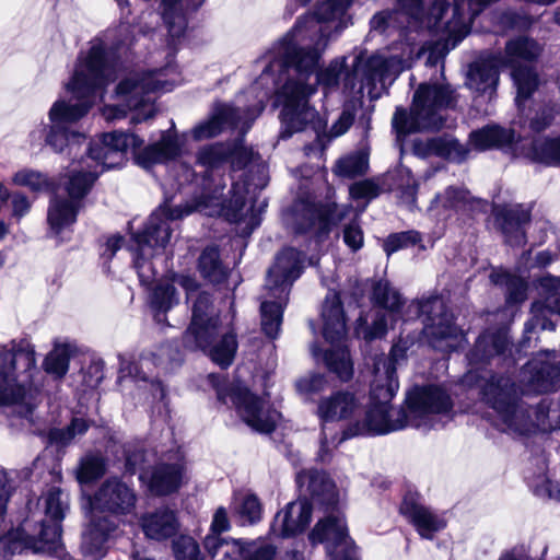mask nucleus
I'll return each mask as SVG.
<instances>
[{"label":"nucleus","mask_w":560,"mask_h":560,"mask_svg":"<svg viewBox=\"0 0 560 560\" xmlns=\"http://www.w3.org/2000/svg\"><path fill=\"white\" fill-rule=\"evenodd\" d=\"M351 1L327 0L319 3L315 13L300 19L276 47V56L265 69L264 75L277 68H293L295 71V78H290L278 93V102L282 105L281 138H289L308 126L320 128L318 113L310 106L308 98L316 92L317 84L325 90L338 86L346 70V58L331 61L316 74L314 84L307 83V80L315 72L320 52L327 46L328 24L338 21L335 30H341V18Z\"/></svg>","instance_id":"f257e3e1"},{"label":"nucleus","mask_w":560,"mask_h":560,"mask_svg":"<svg viewBox=\"0 0 560 560\" xmlns=\"http://www.w3.org/2000/svg\"><path fill=\"white\" fill-rule=\"evenodd\" d=\"M377 371V378L371 384L365 417L352 425L353 432L346 433L345 438L386 434L407 427L430 430L451 419V398L435 386L412 388L405 405L394 408L390 400L398 390V378L393 376V369L386 362Z\"/></svg>","instance_id":"f03ea898"},{"label":"nucleus","mask_w":560,"mask_h":560,"mask_svg":"<svg viewBox=\"0 0 560 560\" xmlns=\"http://www.w3.org/2000/svg\"><path fill=\"white\" fill-rule=\"evenodd\" d=\"M115 78V63L105 44L98 38L92 40L90 49L79 57L73 75L66 85L72 97L56 101L48 113L50 126L46 144L60 153L67 148L72 152L84 142L85 136L70 130L69 125L81 119L94 103L103 98L105 88Z\"/></svg>","instance_id":"7ed1b4c3"},{"label":"nucleus","mask_w":560,"mask_h":560,"mask_svg":"<svg viewBox=\"0 0 560 560\" xmlns=\"http://www.w3.org/2000/svg\"><path fill=\"white\" fill-rule=\"evenodd\" d=\"M252 186L253 184L247 179L234 183L228 202H223L221 199L223 186H217L213 190L205 192L192 206H186L185 209H171L168 206H164L153 212L144 230L133 236L137 246L135 267L140 281L143 284H150L155 279L156 271L150 259L158 249L164 248L170 242L172 234L170 221L180 219L194 211L209 217L223 215L230 222L244 221L250 210L246 206V196L250 192Z\"/></svg>","instance_id":"20e7f679"},{"label":"nucleus","mask_w":560,"mask_h":560,"mask_svg":"<svg viewBox=\"0 0 560 560\" xmlns=\"http://www.w3.org/2000/svg\"><path fill=\"white\" fill-rule=\"evenodd\" d=\"M135 138L120 133H104L98 142L88 148V156L72 166L65 190L68 198L56 194L50 200L47 221L51 231L58 234L61 230L73 224L81 200L92 188L97 176L113 168L122 161L124 150Z\"/></svg>","instance_id":"39448f33"},{"label":"nucleus","mask_w":560,"mask_h":560,"mask_svg":"<svg viewBox=\"0 0 560 560\" xmlns=\"http://www.w3.org/2000/svg\"><path fill=\"white\" fill-rule=\"evenodd\" d=\"M482 397L497 412L502 431L525 435L536 430H560V405L542 399L533 411L518 398L509 377L491 376L482 386Z\"/></svg>","instance_id":"423d86ee"},{"label":"nucleus","mask_w":560,"mask_h":560,"mask_svg":"<svg viewBox=\"0 0 560 560\" xmlns=\"http://www.w3.org/2000/svg\"><path fill=\"white\" fill-rule=\"evenodd\" d=\"M137 494L135 490L113 477L106 479L94 497H88L82 508L86 513L89 523L82 534L81 550L85 558L98 560L105 555L104 545L108 535L115 530L116 524L101 512H108L115 516H126L135 512Z\"/></svg>","instance_id":"0eeeda50"},{"label":"nucleus","mask_w":560,"mask_h":560,"mask_svg":"<svg viewBox=\"0 0 560 560\" xmlns=\"http://www.w3.org/2000/svg\"><path fill=\"white\" fill-rule=\"evenodd\" d=\"M191 322L183 335V345L189 350H202L222 368H228L237 349L233 332H221L220 318L211 298L199 292L191 307Z\"/></svg>","instance_id":"6e6552de"},{"label":"nucleus","mask_w":560,"mask_h":560,"mask_svg":"<svg viewBox=\"0 0 560 560\" xmlns=\"http://www.w3.org/2000/svg\"><path fill=\"white\" fill-rule=\"evenodd\" d=\"M455 104L456 95L448 84L422 83L415 92L410 113L402 107L396 108L393 129L398 139L411 132L440 130L446 120L443 110Z\"/></svg>","instance_id":"1a4fd4ad"},{"label":"nucleus","mask_w":560,"mask_h":560,"mask_svg":"<svg viewBox=\"0 0 560 560\" xmlns=\"http://www.w3.org/2000/svg\"><path fill=\"white\" fill-rule=\"evenodd\" d=\"M304 255L291 247L281 250L267 275L265 294L260 304L261 328L276 338L282 324L283 307L288 302L292 283L301 276Z\"/></svg>","instance_id":"9d476101"},{"label":"nucleus","mask_w":560,"mask_h":560,"mask_svg":"<svg viewBox=\"0 0 560 560\" xmlns=\"http://www.w3.org/2000/svg\"><path fill=\"white\" fill-rule=\"evenodd\" d=\"M170 68L145 72H131L117 85L118 97L129 109L136 110L131 117L132 124L142 122L154 116L153 94L168 92L174 81L166 79Z\"/></svg>","instance_id":"9b49d317"},{"label":"nucleus","mask_w":560,"mask_h":560,"mask_svg":"<svg viewBox=\"0 0 560 560\" xmlns=\"http://www.w3.org/2000/svg\"><path fill=\"white\" fill-rule=\"evenodd\" d=\"M407 312L423 317L422 337L434 349L448 352L456 349L464 340L463 330L454 324L453 315L447 311L440 296L413 301Z\"/></svg>","instance_id":"f8f14e48"},{"label":"nucleus","mask_w":560,"mask_h":560,"mask_svg":"<svg viewBox=\"0 0 560 560\" xmlns=\"http://www.w3.org/2000/svg\"><path fill=\"white\" fill-rule=\"evenodd\" d=\"M323 336L327 342L337 346L325 352L324 360L328 370L341 381H348L353 373L349 351L342 346L347 337V324L340 296L336 292L327 294L322 308Z\"/></svg>","instance_id":"ddd939ff"},{"label":"nucleus","mask_w":560,"mask_h":560,"mask_svg":"<svg viewBox=\"0 0 560 560\" xmlns=\"http://www.w3.org/2000/svg\"><path fill=\"white\" fill-rule=\"evenodd\" d=\"M542 51V46L534 38L520 35L509 39L504 55H497L503 67L511 68V75L517 89L516 104L521 107L538 86V75L534 62Z\"/></svg>","instance_id":"4468645a"},{"label":"nucleus","mask_w":560,"mask_h":560,"mask_svg":"<svg viewBox=\"0 0 560 560\" xmlns=\"http://www.w3.org/2000/svg\"><path fill=\"white\" fill-rule=\"evenodd\" d=\"M351 206H338L335 202L318 205L313 199H299L284 217V223L295 233H303L315 229L318 233H327L331 224L340 222Z\"/></svg>","instance_id":"2eb2a0df"},{"label":"nucleus","mask_w":560,"mask_h":560,"mask_svg":"<svg viewBox=\"0 0 560 560\" xmlns=\"http://www.w3.org/2000/svg\"><path fill=\"white\" fill-rule=\"evenodd\" d=\"M218 398L225 404L230 398L243 421L257 432L269 433L273 431L280 418V413L268 402L240 385L231 387L229 393L218 388Z\"/></svg>","instance_id":"dca6fc26"},{"label":"nucleus","mask_w":560,"mask_h":560,"mask_svg":"<svg viewBox=\"0 0 560 560\" xmlns=\"http://www.w3.org/2000/svg\"><path fill=\"white\" fill-rule=\"evenodd\" d=\"M35 362V353L28 346L0 353V406L13 405L22 398L24 389L18 384L19 373L31 371Z\"/></svg>","instance_id":"f3484780"},{"label":"nucleus","mask_w":560,"mask_h":560,"mask_svg":"<svg viewBox=\"0 0 560 560\" xmlns=\"http://www.w3.org/2000/svg\"><path fill=\"white\" fill-rule=\"evenodd\" d=\"M522 393L539 394L560 384V360L555 352L545 351L532 359L521 372Z\"/></svg>","instance_id":"a211bd4d"},{"label":"nucleus","mask_w":560,"mask_h":560,"mask_svg":"<svg viewBox=\"0 0 560 560\" xmlns=\"http://www.w3.org/2000/svg\"><path fill=\"white\" fill-rule=\"evenodd\" d=\"M113 133H122L125 136L135 138V141L129 142L126 150H124L122 161L120 164H118V166L122 165L125 161V154L128 149H132L135 151L136 163L147 170L156 164H162L173 160L180 153L179 140L175 131L172 129L164 131L159 141L151 143L141 150L139 148L143 141L138 136L122 131H114ZM115 167H117V165Z\"/></svg>","instance_id":"6ab92c4d"},{"label":"nucleus","mask_w":560,"mask_h":560,"mask_svg":"<svg viewBox=\"0 0 560 560\" xmlns=\"http://www.w3.org/2000/svg\"><path fill=\"white\" fill-rule=\"evenodd\" d=\"M538 288L542 300L533 303L532 318L525 325L526 332L537 328L552 330L555 324L549 316L560 315V277L544 276L539 279Z\"/></svg>","instance_id":"aec40b11"},{"label":"nucleus","mask_w":560,"mask_h":560,"mask_svg":"<svg viewBox=\"0 0 560 560\" xmlns=\"http://www.w3.org/2000/svg\"><path fill=\"white\" fill-rule=\"evenodd\" d=\"M310 540L313 544L325 542L332 560H354L350 553H346L342 559L339 556L338 549H347L350 545V539L345 517L335 508H332V512L329 515L318 521L310 534Z\"/></svg>","instance_id":"412c9836"},{"label":"nucleus","mask_w":560,"mask_h":560,"mask_svg":"<svg viewBox=\"0 0 560 560\" xmlns=\"http://www.w3.org/2000/svg\"><path fill=\"white\" fill-rule=\"evenodd\" d=\"M265 108V103L259 100L258 103L245 114L244 110L235 108L228 104L217 105L209 120L196 126L192 129V137L196 140L208 139L219 135L226 127H236L244 118L245 122L253 120Z\"/></svg>","instance_id":"4be33fe9"},{"label":"nucleus","mask_w":560,"mask_h":560,"mask_svg":"<svg viewBox=\"0 0 560 560\" xmlns=\"http://www.w3.org/2000/svg\"><path fill=\"white\" fill-rule=\"evenodd\" d=\"M373 301L388 311V315H378L371 327H357V334L365 340L382 338L387 332V322L393 320L402 305L399 292L393 288L387 281H378L373 288Z\"/></svg>","instance_id":"5701e85b"},{"label":"nucleus","mask_w":560,"mask_h":560,"mask_svg":"<svg viewBox=\"0 0 560 560\" xmlns=\"http://www.w3.org/2000/svg\"><path fill=\"white\" fill-rule=\"evenodd\" d=\"M411 66V49L404 50L401 55L376 54L365 63V79L382 88L392 84L395 79Z\"/></svg>","instance_id":"b1692460"},{"label":"nucleus","mask_w":560,"mask_h":560,"mask_svg":"<svg viewBox=\"0 0 560 560\" xmlns=\"http://www.w3.org/2000/svg\"><path fill=\"white\" fill-rule=\"evenodd\" d=\"M312 517V503L306 499L289 503L275 516L270 532L277 537H291L305 529Z\"/></svg>","instance_id":"393cba45"},{"label":"nucleus","mask_w":560,"mask_h":560,"mask_svg":"<svg viewBox=\"0 0 560 560\" xmlns=\"http://www.w3.org/2000/svg\"><path fill=\"white\" fill-rule=\"evenodd\" d=\"M494 215L509 245L520 246L525 243L524 225L530 220L529 207L523 205L497 207Z\"/></svg>","instance_id":"a878e982"},{"label":"nucleus","mask_w":560,"mask_h":560,"mask_svg":"<svg viewBox=\"0 0 560 560\" xmlns=\"http://www.w3.org/2000/svg\"><path fill=\"white\" fill-rule=\"evenodd\" d=\"M301 489L311 495L314 504L335 508L338 503V492L332 480L324 471L304 470L296 475Z\"/></svg>","instance_id":"bb28decb"},{"label":"nucleus","mask_w":560,"mask_h":560,"mask_svg":"<svg viewBox=\"0 0 560 560\" xmlns=\"http://www.w3.org/2000/svg\"><path fill=\"white\" fill-rule=\"evenodd\" d=\"M400 512L416 527L419 535L425 539L433 538L436 532L445 527V521L442 517L413 498L406 497L404 499Z\"/></svg>","instance_id":"cd10ccee"},{"label":"nucleus","mask_w":560,"mask_h":560,"mask_svg":"<svg viewBox=\"0 0 560 560\" xmlns=\"http://www.w3.org/2000/svg\"><path fill=\"white\" fill-rule=\"evenodd\" d=\"M141 479L148 481L152 493L164 495L179 489L185 479V466L182 462L160 464L147 471Z\"/></svg>","instance_id":"c85d7f7f"},{"label":"nucleus","mask_w":560,"mask_h":560,"mask_svg":"<svg viewBox=\"0 0 560 560\" xmlns=\"http://www.w3.org/2000/svg\"><path fill=\"white\" fill-rule=\"evenodd\" d=\"M500 67H503V65L497 55L476 60L469 67L468 86L477 92L488 93L490 98L499 81Z\"/></svg>","instance_id":"c756f323"},{"label":"nucleus","mask_w":560,"mask_h":560,"mask_svg":"<svg viewBox=\"0 0 560 560\" xmlns=\"http://www.w3.org/2000/svg\"><path fill=\"white\" fill-rule=\"evenodd\" d=\"M360 402L352 393L336 392L322 398L317 405V416L324 421H338L351 417Z\"/></svg>","instance_id":"7c9ffc66"},{"label":"nucleus","mask_w":560,"mask_h":560,"mask_svg":"<svg viewBox=\"0 0 560 560\" xmlns=\"http://www.w3.org/2000/svg\"><path fill=\"white\" fill-rule=\"evenodd\" d=\"M141 527L147 538L162 541L173 537L179 528L176 514L168 509H160L141 517Z\"/></svg>","instance_id":"2f4dec72"},{"label":"nucleus","mask_w":560,"mask_h":560,"mask_svg":"<svg viewBox=\"0 0 560 560\" xmlns=\"http://www.w3.org/2000/svg\"><path fill=\"white\" fill-rule=\"evenodd\" d=\"M205 0H162V18L170 35L179 38L187 27V14L197 10Z\"/></svg>","instance_id":"473e14b6"},{"label":"nucleus","mask_w":560,"mask_h":560,"mask_svg":"<svg viewBox=\"0 0 560 560\" xmlns=\"http://www.w3.org/2000/svg\"><path fill=\"white\" fill-rule=\"evenodd\" d=\"M246 541L226 539L221 536L207 535L203 540L206 551L217 560H243Z\"/></svg>","instance_id":"72a5a7b5"},{"label":"nucleus","mask_w":560,"mask_h":560,"mask_svg":"<svg viewBox=\"0 0 560 560\" xmlns=\"http://www.w3.org/2000/svg\"><path fill=\"white\" fill-rule=\"evenodd\" d=\"M515 141V132L498 126H487L470 133V142L478 150L502 147Z\"/></svg>","instance_id":"f704fd0d"},{"label":"nucleus","mask_w":560,"mask_h":560,"mask_svg":"<svg viewBox=\"0 0 560 560\" xmlns=\"http://www.w3.org/2000/svg\"><path fill=\"white\" fill-rule=\"evenodd\" d=\"M198 270L207 281L214 284L223 282L229 275V269L221 261L219 250L215 247L203 249L198 259Z\"/></svg>","instance_id":"c9c22d12"},{"label":"nucleus","mask_w":560,"mask_h":560,"mask_svg":"<svg viewBox=\"0 0 560 560\" xmlns=\"http://www.w3.org/2000/svg\"><path fill=\"white\" fill-rule=\"evenodd\" d=\"M178 294L171 282L164 281L156 284L150 296V305L155 312V320L163 323L165 320V313L178 304Z\"/></svg>","instance_id":"e433bc0d"},{"label":"nucleus","mask_w":560,"mask_h":560,"mask_svg":"<svg viewBox=\"0 0 560 560\" xmlns=\"http://www.w3.org/2000/svg\"><path fill=\"white\" fill-rule=\"evenodd\" d=\"M491 281L506 288V303L516 304L526 299V282L517 276L511 275L505 270H493L490 275Z\"/></svg>","instance_id":"4c0bfd02"},{"label":"nucleus","mask_w":560,"mask_h":560,"mask_svg":"<svg viewBox=\"0 0 560 560\" xmlns=\"http://www.w3.org/2000/svg\"><path fill=\"white\" fill-rule=\"evenodd\" d=\"M509 345L505 331H498L495 334L485 332L478 338L474 354L480 360H488L494 355L504 354Z\"/></svg>","instance_id":"58836bf2"},{"label":"nucleus","mask_w":560,"mask_h":560,"mask_svg":"<svg viewBox=\"0 0 560 560\" xmlns=\"http://www.w3.org/2000/svg\"><path fill=\"white\" fill-rule=\"evenodd\" d=\"M35 545V537L26 534L25 528L10 532L0 537V560H9L15 553Z\"/></svg>","instance_id":"ea45409f"},{"label":"nucleus","mask_w":560,"mask_h":560,"mask_svg":"<svg viewBox=\"0 0 560 560\" xmlns=\"http://www.w3.org/2000/svg\"><path fill=\"white\" fill-rule=\"evenodd\" d=\"M527 155L534 161L546 164L560 163V138L534 139Z\"/></svg>","instance_id":"a19ab883"},{"label":"nucleus","mask_w":560,"mask_h":560,"mask_svg":"<svg viewBox=\"0 0 560 560\" xmlns=\"http://www.w3.org/2000/svg\"><path fill=\"white\" fill-rule=\"evenodd\" d=\"M457 142L442 137L428 140H416L412 145L413 153L420 158L430 155L450 156Z\"/></svg>","instance_id":"79ce46f5"},{"label":"nucleus","mask_w":560,"mask_h":560,"mask_svg":"<svg viewBox=\"0 0 560 560\" xmlns=\"http://www.w3.org/2000/svg\"><path fill=\"white\" fill-rule=\"evenodd\" d=\"M368 168V153L359 151L340 159L336 164L335 172L339 176L352 178L364 175Z\"/></svg>","instance_id":"37998d69"},{"label":"nucleus","mask_w":560,"mask_h":560,"mask_svg":"<svg viewBox=\"0 0 560 560\" xmlns=\"http://www.w3.org/2000/svg\"><path fill=\"white\" fill-rule=\"evenodd\" d=\"M469 195L466 190L448 187L443 194H438L431 202V209L457 210L466 206Z\"/></svg>","instance_id":"c03bdc74"},{"label":"nucleus","mask_w":560,"mask_h":560,"mask_svg":"<svg viewBox=\"0 0 560 560\" xmlns=\"http://www.w3.org/2000/svg\"><path fill=\"white\" fill-rule=\"evenodd\" d=\"M71 355V347L68 345H58L47 355L44 366L47 373L57 377H62L69 368V359Z\"/></svg>","instance_id":"a18cd8bd"},{"label":"nucleus","mask_w":560,"mask_h":560,"mask_svg":"<svg viewBox=\"0 0 560 560\" xmlns=\"http://www.w3.org/2000/svg\"><path fill=\"white\" fill-rule=\"evenodd\" d=\"M349 432H353L350 427L342 432L341 436H338L336 432L324 424L319 440V448L316 456L317 460L320 463L329 462L332 457L334 450L337 448L342 441L348 439L345 438V434Z\"/></svg>","instance_id":"49530a36"},{"label":"nucleus","mask_w":560,"mask_h":560,"mask_svg":"<svg viewBox=\"0 0 560 560\" xmlns=\"http://www.w3.org/2000/svg\"><path fill=\"white\" fill-rule=\"evenodd\" d=\"M230 149L223 143L202 148L197 155V162L207 170H215L230 156Z\"/></svg>","instance_id":"de8ad7c7"},{"label":"nucleus","mask_w":560,"mask_h":560,"mask_svg":"<svg viewBox=\"0 0 560 560\" xmlns=\"http://www.w3.org/2000/svg\"><path fill=\"white\" fill-rule=\"evenodd\" d=\"M106 470L105 459L100 455H88L80 464L77 478L81 483H88L101 478Z\"/></svg>","instance_id":"09e8293b"},{"label":"nucleus","mask_w":560,"mask_h":560,"mask_svg":"<svg viewBox=\"0 0 560 560\" xmlns=\"http://www.w3.org/2000/svg\"><path fill=\"white\" fill-rule=\"evenodd\" d=\"M413 341H415V339H410L409 336H407L406 338L400 337L399 341L396 342L392 347L388 358L380 357V358L375 359L374 371H373L374 377L373 378H377V372H378L377 370L381 366V364H383L385 362L388 363V365L393 369V376L397 378L396 364L399 361H402L406 359L407 350L410 347V345L413 343Z\"/></svg>","instance_id":"8fccbe9b"},{"label":"nucleus","mask_w":560,"mask_h":560,"mask_svg":"<svg viewBox=\"0 0 560 560\" xmlns=\"http://www.w3.org/2000/svg\"><path fill=\"white\" fill-rule=\"evenodd\" d=\"M237 513L243 524H255L260 521L262 508L259 499L252 493L242 497Z\"/></svg>","instance_id":"3c124183"},{"label":"nucleus","mask_w":560,"mask_h":560,"mask_svg":"<svg viewBox=\"0 0 560 560\" xmlns=\"http://www.w3.org/2000/svg\"><path fill=\"white\" fill-rule=\"evenodd\" d=\"M173 552L176 560H202L199 545L186 535H182L173 541Z\"/></svg>","instance_id":"603ef678"},{"label":"nucleus","mask_w":560,"mask_h":560,"mask_svg":"<svg viewBox=\"0 0 560 560\" xmlns=\"http://www.w3.org/2000/svg\"><path fill=\"white\" fill-rule=\"evenodd\" d=\"M68 510V495L60 489H51L46 497V514L52 521H61Z\"/></svg>","instance_id":"864d4df0"},{"label":"nucleus","mask_w":560,"mask_h":560,"mask_svg":"<svg viewBox=\"0 0 560 560\" xmlns=\"http://www.w3.org/2000/svg\"><path fill=\"white\" fill-rule=\"evenodd\" d=\"M276 548L262 539L245 542L243 560H275Z\"/></svg>","instance_id":"5fc2aeb1"},{"label":"nucleus","mask_w":560,"mask_h":560,"mask_svg":"<svg viewBox=\"0 0 560 560\" xmlns=\"http://www.w3.org/2000/svg\"><path fill=\"white\" fill-rule=\"evenodd\" d=\"M13 182L20 186L30 187L33 190H45L50 187L48 178L33 170H21L13 176Z\"/></svg>","instance_id":"6e6d98bb"},{"label":"nucleus","mask_w":560,"mask_h":560,"mask_svg":"<svg viewBox=\"0 0 560 560\" xmlns=\"http://www.w3.org/2000/svg\"><path fill=\"white\" fill-rule=\"evenodd\" d=\"M60 521H52L51 524H42L40 532L37 536L38 542L42 544L44 550H57L61 539V528L59 525Z\"/></svg>","instance_id":"4d7b16f0"},{"label":"nucleus","mask_w":560,"mask_h":560,"mask_svg":"<svg viewBox=\"0 0 560 560\" xmlns=\"http://www.w3.org/2000/svg\"><path fill=\"white\" fill-rule=\"evenodd\" d=\"M420 240V234L415 231L395 233L385 240L384 250L387 255H390L409 245H416Z\"/></svg>","instance_id":"13d9d810"},{"label":"nucleus","mask_w":560,"mask_h":560,"mask_svg":"<svg viewBox=\"0 0 560 560\" xmlns=\"http://www.w3.org/2000/svg\"><path fill=\"white\" fill-rule=\"evenodd\" d=\"M295 386L301 395L308 397L325 390L328 382L322 374H310L298 380Z\"/></svg>","instance_id":"bf43d9fd"},{"label":"nucleus","mask_w":560,"mask_h":560,"mask_svg":"<svg viewBox=\"0 0 560 560\" xmlns=\"http://www.w3.org/2000/svg\"><path fill=\"white\" fill-rule=\"evenodd\" d=\"M89 425L85 420L75 418L72 420L67 430H58L52 433V439L59 443L67 444L75 435H81L86 432Z\"/></svg>","instance_id":"052dcab7"},{"label":"nucleus","mask_w":560,"mask_h":560,"mask_svg":"<svg viewBox=\"0 0 560 560\" xmlns=\"http://www.w3.org/2000/svg\"><path fill=\"white\" fill-rule=\"evenodd\" d=\"M557 113L558 110L555 105L544 107L540 112L536 113L534 118L530 119V129L536 132L546 129L550 126Z\"/></svg>","instance_id":"680f3d73"},{"label":"nucleus","mask_w":560,"mask_h":560,"mask_svg":"<svg viewBox=\"0 0 560 560\" xmlns=\"http://www.w3.org/2000/svg\"><path fill=\"white\" fill-rule=\"evenodd\" d=\"M343 241L352 250H358L362 247L363 232L357 222H352L345 228Z\"/></svg>","instance_id":"e2e57ef3"},{"label":"nucleus","mask_w":560,"mask_h":560,"mask_svg":"<svg viewBox=\"0 0 560 560\" xmlns=\"http://www.w3.org/2000/svg\"><path fill=\"white\" fill-rule=\"evenodd\" d=\"M230 529L228 512L224 508H219L213 514L210 533L208 535L221 536L222 533Z\"/></svg>","instance_id":"0e129e2a"},{"label":"nucleus","mask_w":560,"mask_h":560,"mask_svg":"<svg viewBox=\"0 0 560 560\" xmlns=\"http://www.w3.org/2000/svg\"><path fill=\"white\" fill-rule=\"evenodd\" d=\"M350 195L353 199H373L377 195V188L370 182H359L350 187Z\"/></svg>","instance_id":"69168bd1"},{"label":"nucleus","mask_w":560,"mask_h":560,"mask_svg":"<svg viewBox=\"0 0 560 560\" xmlns=\"http://www.w3.org/2000/svg\"><path fill=\"white\" fill-rule=\"evenodd\" d=\"M354 116L350 110H343L336 122L331 126L330 133L332 137H339L347 132L352 126Z\"/></svg>","instance_id":"338daca9"},{"label":"nucleus","mask_w":560,"mask_h":560,"mask_svg":"<svg viewBox=\"0 0 560 560\" xmlns=\"http://www.w3.org/2000/svg\"><path fill=\"white\" fill-rule=\"evenodd\" d=\"M399 12H382L378 14H375L371 21L372 28L384 32L386 31L394 22L396 21L397 16L399 15Z\"/></svg>","instance_id":"774afa93"}]
</instances>
